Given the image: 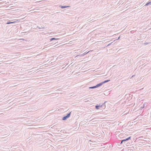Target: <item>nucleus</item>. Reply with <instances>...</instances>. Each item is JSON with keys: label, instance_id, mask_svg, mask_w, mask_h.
Segmentation results:
<instances>
[{"label": "nucleus", "instance_id": "1", "mask_svg": "<svg viewBox=\"0 0 151 151\" xmlns=\"http://www.w3.org/2000/svg\"><path fill=\"white\" fill-rule=\"evenodd\" d=\"M106 102V101H105L104 102V103L102 105H100V104L99 105H96L95 106V108L96 109H99L100 108H101L103 106H104L105 107H106L105 105V104Z\"/></svg>", "mask_w": 151, "mask_h": 151}, {"label": "nucleus", "instance_id": "2", "mask_svg": "<svg viewBox=\"0 0 151 151\" xmlns=\"http://www.w3.org/2000/svg\"><path fill=\"white\" fill-rule=\"evenodd\" d=\"M131 139V137H129L127 138H126L125 139H124L123 140H124V142L125 143V144L127 146H128L129 145V143L128 142V141L130 139Z\"/></svg>", "mask_w": 151, "mask_h": 151}, {"label": "nucleus", "instance_id": "3", "mask_svg": "<svg viewBox=\"0 0 151 151\" xmlns=\"http://www.w3.org/2000/svg\"><path fill=\"white\" fill-rule=\"evenodd\" d=\"M102 85H103L102 83V82H101V83H98L97 84L96 86V88H97V87H98L101 86Z\"/></svg>", "mask_w": 151, "mask_h": 151}, {"label": "nucleus", "instance_id": "4", "mask_svg": "<svg viewBox=\"0 0 151 151\" xmlns=\"http://www.w3.org/2000/svg\"><path fill=\"white\" fill-rule=\"evenodd\" d=\"M15 22H10V21H9L7 22L6 24H13V23H15Z\"/></svg>", "mask_w": 151, "mask_h": 151}, {"label": "nucleus", "instance_id": "5", "mask_svg": "<svg viewBox=\"0 0 151 151\" xmlns=\"http://www.w3.org/2000/svg\"><path fill=\"white\" fill-rule=\"evenodd\" d=\"M125 140H121V142L120 144H123V145H124V144H125V143L124 142Z\"/></svg>", "mask_w": 151, "mask_h": 151}, {"label": "nucleus", "instance_id": "6", "mask_svg": "<svg viewBox=\"0 0 151 151\" xmlns=\"http://www.w3.org/2000/svg\"><path fill=\"white\" fill-rule=\"evenodd\" d=\"M68 118V117L66 116L63 118L62 120H66Z\"/></svg>", "mask_w": 151, "mask_h": 151}, {"label": "nucleus", "instance_id": "7", "mask_svg": "<svg viewBox=\"0 0 151 151\" xmlns=\"http://www.w3.org/2000/svg\"><path fill=\"white\" fill-rule=\"evenodd\" d=\"M69 7V6H61V8L62 9H63V8H66L67 7Z\"/></svg>", "mask_w": 151, "mask_h": 151}, {"label": "nucleus", "instance_id": "8", "mask_svg": "<svg viewBox=\"0 0 151 151\" xmlns=\"http://www.w3.org/2000/svg\"><path fill=\"white\" fill-rule=\"evenodd\" d=\"M110 81V80H107L105 81H104L102 82V84H103L105 83H107V82H109V81Z\"/></svg>", "mask_w": 151, "mask_h": 151}, {"label": "nucleus", "instance_id": "9", "mask_svg": "<svg viewBox=\"0 0 151 151\" xmlns=\"http://www.w3.org/2000/svg\"><path fill=\"white\" fill-rule=\"evenodd\" d=\"M58 38H51L50 39V41H52L53 40H58Z\"/></svg>", "mask_w": 151, "mask_h": 151}, {"label": "nucleus", "instance_id": "10", "mask_svg": "<svg viewBox=\"0 0 151 151\" xmlns=\"http://www.w3.org/2000/svg\"><path fill=\"white\" fill-rule=\"evenodd\" d=\"M149 4L151 5V1L147 3L145 5V6H148V5H149Z\"/></svg>", "mask_w": 151, "mask_h": 151}, {"label": "nucleus", "instance_id": "11", "mask_svg": "<svg viewBox=\"0 0 151 151\" xmlns=\"http://www.w3.org/2000/svg\"><path fill=\"white\" fill-rule=\"evenodd\" d=\"M89 52H90V51H88V52H85V53H83L82 55H77V56H82V55H86V54H87Z\"/></svg>", "mask_w": 151, "mask_h": 151}, {"label": "nucleus", "instance_id": "12", "mask_svg": "<svg viewBox=\"0 0 151 151\" xmlns=\"http://www.w3.org/2000/svg\"><path fill=\"white\" fill-rule=\"evenodd\" d=\"M96 88V87L95 86H92V87H90L89 88V89H93V88Z\"/></svg>", "mask_w": 151, "mask_h": 151}, {"label": "nucleus", "instance_id": "13", "mask_svg": "<svg viewBox=\"0 0 151 151\" xmlns=\"http://www.w3.org/2000/svg\"><path fill=\"white\" fill-rule=\"evenodd\" d=\"M71 112H70L69 113H68L67 114V115H66V116L68 117V118L70 117V115L71 114Z\"/></svg>", "mask_w": 151, "mask_h": 151}, {"label": "nucleus", "instance_id": "14", "mask_svg": "<svg viewBox=\"0 0 151 151\" xmlns=\"http://www.w3.org/2000/svg\"><path fill=\"white\" fill-rule=\"evenodd\" d=\"M146 104H146V103H144L143 105V106L142 108H143L144 107H145V106L146 105Z\"/></svg>", "mask_w": 151, "mask_h": 151}, {"label": "nucleus", "instance_id": "15", "mask_svg": "<svg viewBox=\"0 0 151 151\" xmlns=\"http://www.w3.org/2000/svg\"><path fill=\"white\" fill-rule=\"evenodd\" d=\"M39 28L40 29H44L45 27H42L41 26V27H39Z\"/></svg>", "mask_w": 151, "mask_h": 151}, {"label": "nucleus", "instance_id": "16", "mask_svg": "<svg viewBox=\"0 0 151 151\" xmlns=\"http://www.w3.org/2000/svg\"><path fill=\"white\" fill-rule=\"evenodd\" d=\"M148 44V43H147V42H146V43H144V44L145 45H147Z\"/></svg>", "mask_w": 151, "mask_h": 151}, {"label": "nucleus", "instance_id": "17", "mask_svg": "<svg viewBox=\"0 0 151 151\" xmlns=\"http://www.w3.org/2000/svg\"><path fill=\"white\" fill-rule=\"evenodd\" d=\"M111 43H110L109 44L107 45V46H109V45H111Z\"/></svg>", "mask_w": 151, "mask_h": 151}, {"label": "nucleus", "instance_id": "18", "mask_svg": "<svg viewBox=\"0 0 151 151\" xmlns=\"http://www.w3.org/2000/svg\"><path fill=\"white\" fill-rule=\"evenodd\" d=\"M134 76V75H133L132 77H133Z\"/></svg>", "mask_w": 151, "mask_h": 151}, {"label": "nucleus", "instance_id": "19", "mask_svg": "<svg viewBox=\"0 0 151 151\" xmlns=\"http://www.w3.org/2000/svg\"><path fill=\"white\" fill-rule=\"evenodd\" d=\"M119 37L118 38V39H119Z\"/></svg>", "mask_w": 151, "mask_h": 151}, {"label": "nucleus", "instance_id": "20", "mask_svg": "<svg viewBox=\"0 0 151 151\" xmlns=\"http://www.w3.org/2000/svg\"><path fill=\"white\" fill-rule=\"evenodd\" d=\"M24 32H22V33H24Z\"/></svg>", "mask_w": 151, "mask_h": 151}, {"label": "nucleus", "instance_id": "21", "mask_svg": "<svg viewBox=\"0 0 151 151\" xmlns=\"http://www.w3.org/2000/svg\"><path fill=\"white\" fill-rule=\"evenodd\" d=\"M41 1H44V0H41Z\"/></svg>", "mask_w": 151, "mask_h": 151}]
</instances>
